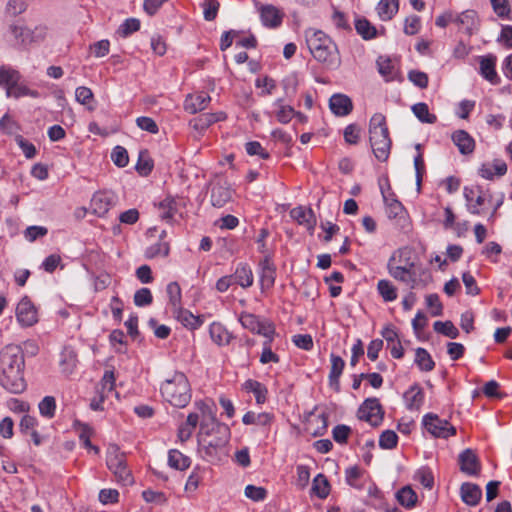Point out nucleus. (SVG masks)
<instances>
[{
	"mask_svg": "<svg viewBox=\"0 0 512 512\" xmlns=\"http://www.w3.org/2000/svg\"><path fill=\"white\" fill-rule=\"evenodd\" d=\"M25 361L17 345H7L0 351V384L12 393H21L26 387L23 376Z\"/></svg>",
	"mask_w": 512,
	"mask_h": 512,
	"instance_id": "f257e3e1",
	"label": "nucleus"
},
{
	"mask_svg": "<svg viewBox=\"0 0 512 512\" xmlns=\"http://www.w3.org/2000/svg\"><path fill=\"white\" fill-rule=\"evenodd\" d=\"M387 268L389 275L395 280L405 283L410 288L418 286L417 274L420 265L413 249L402 247L394 251L388 260Z\"/></svg>",
	"mask_w": 512,
	"mask_h": 512,
	"instance_id": "f03ea898",
	"label": "nucleus"
},
{
	"mask_svg": "<svg viewBox=\"0 0 512 512\" xmlns=\"http://www.w3.org/2000/svg\"><path fill=\"white\" fill-rule=\"evenodd\" d=\"M306 42L315 60L328 69H336L341 64L337 45L324 32L315 29L306 31Z\"/></svg>",
	"mask_w": 512,
	"mask_h": 512,
	"instance_id": "7ed1b4c3",
	"label": "nucleus"
},
{
	"mask_svg": "<svg viewBox=\"0 0 512 512\" xmlns=\"http://www.w3.org/2000/svg\"><path fill=\"white\" fill-rule=\"evenodd\" d=\"M160 392L166 402L177 408L186 407L192 397L190 382L182 372H175L167 378L161 384Z\"/></svg>",
	"mask_w": 512,
	"mask_h": 512,
	"instance_id": "20e7f679",
	"label": "nucleus"
},
{
	"mask_svg": "<svg viewBox=\"0 0 512 512\" xmlns=\"http://www.w3.org/2000/svg\"><path fill=\"white\" fill-rule=\"evenodd\" d=\"M230 429L218 421L212 423L201 422L199 432V445L206 456L214 457L229 441Z\"/></svg>",
	"mask_w": 512,
	"mask_h": 512,
	"instance_id": "39448f33",
	"label": "nucleus"
},
{
	"mask_svg": "<svg viewBox=\"0 0 512 512\" xmlns=\"http://www.w3.org/2000/svg\"><path fill=\"white\" fill-rule=\"evenodd\" d=\"M370 144L375 157L379 161H386L391 149V140L386 125L385 117L380 114H374L370 120L369 126Z\"/></svg>",
	"mask_w": 512,
	"mask_h": 512,
	"instance_id": "423d86ee",
	"label": "nucleus"
},
{
	"mask_svg": "<svg viewBox=\"0 0 512 512\" xmlns=\"http://www.w3.org/2000/svg\"><path fill=\"white\" fill-rule=\"evenodd\" d=\"M10 32L21 44L29 45L45 40L48 35V28L42 24L36 25L34 28L12 25Z\"/></svg>",
	"mask_w": 512,
	"mask_h": 512,
	"instance_id": "0eeeda50",
	"label": "nucleus"
},
{
	"mask_svg": "<svg viewBox=\"0 0 512 512\" xmlns=\"http://www.w3.org/2000/svg\"><path fill=\"white\" fill-rule=\"evenodd\" d=\"M239 321L243 328L268 338L270 341L275 333V328L268 321H261L257 316L250 313H242Z\"/></svg>",
	"mask_w": 512,
	"mask_h": 512,
	"instance_id": "6e6552de",
	"label": "nucleus"
},
{
	"mask_svg": "<svg viewBox=\"0 0 512 512\" xmlns=\"http://www.w3.org/2000/svg\"><path fill=\"white\" fill-rule=\"evenodd\" d=\"M423 424L427 431L434 437L448 438L455 435L456 429L447 420L440 419L435 414L424 416Z\"/></svg>",
	"mask_w": 512,
	"mask_h": 512,
	"instance_id": "1a4fd4ad",
	"label": "nucleus"
},
{
	"mask_svg": "<svg viewBox=\"0 0 512 512\" xmlns=\"http://www.w3.org/2000/svg\"><path fill=\"white\" fill-rule=\"evenodd\" d=\"M358 417L372 426H378L383 420V411L376 398H369L364 401L358 410Z\"/></svg>",
	"mask_w": 512,
	"mask_h": 512,
	"instance_id": "9d476101",
	"label": "nucleus"
},
{
	"mask_svg": "<svg viewBox=\"0 0 512 512\" xmlns=\"http://www.w3.org/2000/svg\"><path fill=\"white\" fill-rule=\"evenodd\" d=\"M508 171V166L503 159L495 158L483 162L478 170V175L486 180L493 181L496 178L504 176Z\"/></svg>",
	"mask_w": 512,
	"mask_h": 512,
	"instance_id": "9b49d317",
	"label": "nucleus"
},
{
	"mask_svg": "<svg viewBox=\"0 0 512 512\" xmlns=\"http://www.w3.org/2000/svg\"><path fill=\"white\" fill-rule=\"evenodd\" d=\"M16 318L23 327L33 326L38 322V313L34 304L24 297L20 300L16 307Z\"/></svg>",
	"mask_w": 512,
	"mask_h": 512,
	"instance_id": "f8f14e48",
	"label": "nucleus"
},
{
	"mask_svg": "<svg viewBox=\"0 0 512 512\" xmlns=\"http://www.w3.org/2000/svg\"><path fill=\"white\" fill-rule=\"evenodd\" d=\"M464 197L467 201V208L470 213L476 215L483 213L487 199L480 187H465Z\"/></svg>",
	"mask_w": 512,
	"mask_h": 512,
	"instance_id": "ddd939ff",
	"label": "nucleus"
},
{
	"mask_svg": "<svg viewBox=\"0 0 512 512\" xmlns=\"http://www.w3.org/2000/svg\"><path fill=\"white\" fill-rule=\"evenodd\" d=\"M261 21L264 26L276 28L281 25L284 17L282 10L271 4L261 5L258 8Z\"/></svg>",
	"mask_w": 512,
	"mask_h": 512,
	"instance_id": "4468645a",
	"label": "nucleus"
},
{
	"mask_svg": "<svg viewBox=\"0 0 512 512\" xmlns=\"http://www.w3.org/2000/svg\"><path fill=\"white\" fill-rule=\"evenodd\" d=\"M113 205V196L105 191L96 192L90 201L91 212L99 217L105 216Z\"/></svg>",
	"mask_w": 512,
	"mask_h": 512,
	"instance_id": "2eb2a0df",
	"label": "nucleus"
},
{
	"mask_svg": "<svg viewBox=\"0 0 512 512\" xmlns=\"http://www.w3.org/2000/svg\"><path fill=\"white\" fill-rule=\"evenodd\" d=\"M452 141L462 155H470L475 150V140L465 130H457L453 132Z\"/></svg>",
	"mask_w": 512,
	"mask_h": 512,
	"instance_id": "dca6fc26",
	"label": "nucleus"
},
{
	"mask_svg": "<svg viewBox=\"0 0 512 512\" xmlns=\"http://www.w3.org/2000/svg\"><path fill=\"white\" fill-rule=\"evenodd\" d=\"M290 215L298 224L303 225L311 233L314 231L316 217L312 209L303 206L295 207L291 210Z\"/></svg>",
	"mask_w": 512,
	"mask_h": 512,
	"instance_id": "f3484780",
	"label": "nucleus"
},
{
	"mask_svg": "<svg viewBox=\"0 0 512 512\" xmlns=\"http://www.w3.org/2000/svg\"><path fill=\"white\" fill-rule=\"evenodd\" d=\"M479 19L476 11L466 10L458 13L457 26L463 29L467 34L471 35L478 29Z\"/></svg>",
	"mask_w": 512,
	"mask_h": 512,
	"instance_id": "a211bd4d",
	"label": "nucleus"
},
{
	"mask_svg": "<svg viewBox=\"0 0 512 512\" xmlns=\"http://www.w3.org/2000/svg\"><path fill=\"white\" fill-rule=\"evenodd\" d=\"M331 111L338 116L348 115L353 108L350 98L343 94H335L330 98Z\"/></svg>",
	"mask_w": 512,
	"mask_h": 512,
	"instance_id": "6ab92c4d",
	"label": "nucleus"
},
{
	"mask_svg": "<svg viewBox=\"0 0 512 512\" xmlns=\"http://www.w3.org/2000/svg\"><path fill=\"white\" fill-rule=\"evenodd\" d=\"M210 100V96L204 92L189 95L185 100V110L192 114L197 113L206 109Z\"/></svg>",
	"mask_w": 512,
	"mask_h": 512,
	"instance_id": "aec40b11",
	"label": "nucleus"
},
{
	"mask_svg": "<svg viewBox=\"0 0 512 512\" xmlns=\"http://www.w3.org/2000/svg\"><path fill=\"white\" fill-rule=\"evenodd\" d=\"M405 405L409 410H419L424 401L423 389L414 384L404 393Z\"/></svg>",
	"mask_w": 512,
	"mask_h": 512,
	"instance_id": "412c9836",
	"label": "nucleus"
},
{
	"mask_svg": "<svg viewBox=\"0 0 512 512\" xmlns=\"http://www.w3.org/2000/svg\"><path fill=\"white\" fill-rule=\"evenodd\" d=\"M459 464L461 471L469 475H475L480 470L477 457L470 449H466L460 454Z\"/></svg>",
	"mask_w": 512,
	"mask_h": 512,
	"instance_id": "4be33fe9",
	"label": "nucleus"
},
{
	"mask_svg": "<svg viewBox=\"0 0 512 512\" xmlns=\"http://www.w3.org/2000/svg\"><path fill=\"white\" fill-rule=\"evenodd\" d=\"M496 57L489 55L480 60V73L491 84H498L500 79L495 70Z\"/></svg>",
	"mask_w": 512,
	"mask_h": 512,
	"instance_id": "5701e85b",
	"label": "nucleus"
},
{
	"mask_svg": "<svg viewBox=\"0 0 512 512\" xmlns=\"http://www.w3.org/2000/svg\"><path fill=\"white\" fill-rule=\"evenodd\" d=\"M173 313L176 319L188 329L195 330L199 328L203 323L200 316H195L190 311L182 308L181 306L174 309Z\"/></svg>",
	"mask_w": 512,
	"mask_h": 512,
	"instance_id": "b1692460",
	"label": "nucleus"
},
{
	"mask_svg": "<svg viewBox=\"0 0 512 512\" xmlns=\"http://www.w3.org/2000/svg\"><path fill=\"white\" fill-rule=\"evenodd\" d=\"M75 429L82 445L86 449L93 451L95 454H99V448L91 444V438L94 436L93 428L88 424L76 422Z\"/></svg>",
	"mask_w": 512,
	"mask_h": 512,
	"instance_id": "393cba45",
	"label": "nucleus"
},
{
	"mask_svg": "<svg viewBox=\"0 0 512 512\" xmlns=\"http://www.w3.org/2000/svg\"><path fill=\"white\" fill-rule=\"evenodd\" d=\"M209 334L212 341L219 346L229 344L232 339V334L219 322H213L210 325Z\"/></svg>",
	"mask_w": 512,
	"mask_h": 512,
	"instance_id": "a878e982",
	"label": "nucleus"
},
{
	"mask_svg": "<svg viewBox=\"0 0 512 512\" xmlns=\"http://www.w3.org/2000/svg\"><path fill=\"white\" fill-rule=\"evenodd\" d=\"M399 10V0H380L376 11L382 21L391 20Z\"/></svg>",
	"mask_w": 512,
	"mask_h": 512,
	"instance_id": "bb28decb",
	"label": "nucleus"
},
{
	"mask_svg": "<svg viewBox=\"0 0 512 512\" xmlns=\"http://www.w3.org/2000/svg\"><path fill=\"white\" fill-rule=\"evenodd\" d=\"M482 497V491L479 486L472 483H464L461 486V498L469 506L478 504Z\"/></svg>",
	"mask_w": 512,
	"mask_h": 512,
	"instance_id": "cd10ccee",
	"label": "nucleus"
},
{
	"mask_svg": "<svg viewBox=\"0 0 512 512\" xmlns=\"http://www.w3.org/2000/svg\"><path fill=\"white\" fill-rule=\"evenodd\" d=\"M274 106L276 107L275 117L282 124L289 123L295 116H302V113L296 112L290 105H285L282 99L276 100Z\"/></svg>",
	"mask_w": 512,
	"mask_h": 512,
	"instance_id": "c85d7f7f",
	"label": "nucleus"
},
{
	"mask_svg": "<svg viewBox=\"0 0 512 512\" xmlns=\"http://www.w3.org/2000/svg\"><path fill=\"white\" fill-rule=\"evenodd\" d=\"M225 118L226 115L223 112L205 113L192 120L191 124L194 129L203 130L209 127L211 124L222 121Z\"/></svg>",
	"mask_w": 512,
	"mask_h": 512,
	"instance_id": "c756f323",
	"label": "nucleus"
},
{
	"mask_svg": "<svg viewBox=\"0 0 512 512\" xmlns=\"http://www.w3.org/2000/svg\"><path fill=\"white\" fill-rule=\"evenodd\" d=\"M275 282V268L268 258L261 262L260 284L263 290L270 289Z\"/></svg>",
	"mask_w": 512,
	"mask_h": 512,
	"instance_id": "7c9ffc66",
	"label": "nucleus"
},
{
	"mask_svg": "<svg viewBox=\"0 0 512 512\" xmlns=\"http://www.w3.org/2000/svg\"><path fill=\"white\" fill-rule=\"evenodd\" d=\"M233 282L240 285L242 288H248L253 284V273L251 268L247 264H240L237 266L234 276Z\"/></svg>",
	"mask_w": 512,
	"mask_h": 512,
	"instance_id": "2f4dec72",
	"label": "nucleus"
},
{
	"mask_svg": "<svg viewBox=\"0 0 512 512\" xmlns=\"http://www.w3.org/2000/svg\"><path fill=\"white\" fill-rule=\"evenodd\" d=\"M232 199V191L223 185H214L211 191L213 206L222 207Z\"/></svg>",
	"mask_w": 512,
	"mask_h": 512,
	"instance_id": "473e14b6",
	"label": "nucleus"
},
{
	"mask_svg": "<svg viewBox=\"0 0 512 512\" xmlns=\"http://www.w3.org/2000/svg\"><path fill=\"white\" fill-rule=\"evenodd\" d=\"M115 381H116V378H115L114 372L110 371V370L105 371V373L99 383V386L97 388V394L102 399L109 398V395L114 393Z\"/></svg>",
	"mask_w": 512,
	"mask_h": 512,
	"instance_id": "72a5a7b5",
	"label": "nucleus"
},
{
	"mask_svg": "<svg viewBox=\"0 0 512 512\" xmlns=\"http://www.w3.org/2000/svg\"><path fill=\"white\" fill-rule=\"evenodd\" d=\"M106 463L109 470L119 468L126 464V456L116 445H109L107 449Z\"/></svg>",
	"mask_w": 512,
	"mask_h": 512,
	"instance_id": "f704fd0d",
	"label": "nucleus"
},
{
	"mask_svg": "<svg viewBox=\"0 0 512 512\" xmlns=\"http://www.w3.org/2000/svg\"><path fill=\"white\" fill-rule=\"evenodd\" d=\"M243 389L247 392H252L258 404H262L266 401L267 389L260 382L249 379L243 384Z\"/></svg>",
	"mask_w": 512,
	"mask_h": 512,
	"instance_id": "c9c22d12",
	"label": "nucleus"
},
{
	"mask_svg": "<svg viewBox=\"0 0 512 512\" xmlns=\"http://www.w3.org/2000/svg\"><path fill=\"white\" fill-rule=\"evenodd\" d=\"M6 96L13 97L16 99H18L20 97H25V96H29L32 98H38L39 92L28 88L26 85L19 84L18 82H16L13 85L7 87Z\"/></svg>",
	"mask_w": 512,
	"mask_h": 512,
	"instance_id": "e433bc0d",
	"label": "nucleus"
},
{
	"mask_svg": "<svg viewBox=\"0 0 512 512\" xmlns=\"http://www.w3.org/2000/svg\"><path fill=\"white\" fill-rule=\"evenodd\" d=\"M397 500L402 506L413 508L417 504L418 496L411 486H405L397 492Z\"/></svg>",
	"mask_w": 512,
	"mask_h": 512,
	"instance_id": "4c0bfd02",
	"label": "nucleus"
},
{
	"mask_svg": "<svg viewBox=\"0 0 512 512\" xmlns=\"http://www.w3.org/2000/svg\"><path fill=\"white\" fill-rule=\"evenodd\" d=\"M168 464L174 469L185 470L190 466L191 461L189 457L185 456L180 451L172 449L168 454Z\"/></svg>",
	"mask_w": 512,
	"mask_h": 512,
	"instance_id": "58836bf2",
	"label": "nucleus"
},
{
	"mask_svg": "<svg viewBox=\"0 0 512 512\" xmlns=\"http://www.w3.org/2000/svg\"><path fill=\"white\" fill-rule=\"evenodd\" d=\"M273 420V416L269 413H255L253 411L247 412L243 416V423L245 425H260V426H267L269 425Z\"/></svg>",
	"mask_w": 512,
	"mask_h": 512,
	"instance_id": "ea45409f",
	"label": "nucleus"
},
{
	"mask_svg": "<svg viewBox=\"0 0 512 512\" xmlns=\"http://www.w3.org/2000/svg\"><path fill=\"white\" fill-rule=\"evenodd\" d=\"M415 363L419 367L420 370L429 372L432 371L435 367V362L433 361L431 355L427 350L423 348H417L415 351Z\"/></svg>",
	"mask_w": 512,
	"mask_h": 512,
	"instance_id": "a19ab883",
	"label": "nucleus"
},
{
	"mask_svg": "<svg viewBox=\"0 0 512 512\" xmlns=\"http://www.w3.org/2000/svg\"><path fill=\"white\" fill-rule=\"evenodd\" d=\"M412 111L419 121L423 123L433 124L437 121L435 114L430 113L428 105L420 102L412 106Z\"/></svg>",
	"mask_w": 512,
	"mask_h": 512,
	"instance_id": "79ce46f5",
	"label": "nucleus"
},
{
	"mask_svg": "<svg viewBox=\"0 0 512 512\" xmlns=\"http://www.w3.org/2000/svg\"><path fill=\"white\" fill-rule=\"evenodd\" d=\"M77 365V355L71 349H65L61 354L60 366L65 374H71Z\"/></svg>",
	"mask_w": 512,
	"mask_h": 512,
	"instance_id": "37998d69",
	"label": "nucleus"
},
{
	"mask_svg": "<svg viewBox=\"0 0 512 512\" xmlns=\"http://www.w3.org/2000/svg\"><path fill=\"white\" fill-rule=\"evenodd\" d=\"M345 363L344 360L337 355H331V370L329 380L331 385L338 386L339 377L341 376Z\"/></svg>",
	"mask_w": 512,
	"mask_h": 512,
	"instance_id": "c03bdc74",
	"label": "nucleus"
},
{
	"mask_svg": "<svg viewBox=\"0 0 512 512\" xmlns=\"http://www.w3.org/2000/svg\"><path fill=\"white\" fill-rule=\"evenodd\" d=\"M433 329L451 339H456L459 336V330L451 321H436L433 324Z\"/></svg>",
	"mask_w": 512,
	"mask_h": 512,
	"instance_id": "a18cd8bd",
	"label": "nucleus"
},
{
	"mask_svg": "<svg viewBox=\"0 0 512 512\" xmlns=\"http://www.w3.org/2000/svg\"><path fill=\"white\" fill-rule=\"evenodd\" d=\"M377 290L386 302H391L397 299V289L388 280H380L377 284Z\"/></svg>",
	"mask_w": 512,
	"mask_h": 512,
	"instance_id": "49530a36",
	"label": "nucleus"
},
{
	"mask_svg": "<svg viewBox=\"0 0 512 512\" xmlns=\"http://www.w3.org/2000/svg\"><path fill=\"white\" fill-rule=\"evenodd\" d=\"M20 73L7 66L0 67V86L6 88L20 80Z\"/></svg>",
	"mask_w": 512,
	"mask_h": 512,
	"instance_id": "de8ad7c7",
	"label": "nucleus"
},
{
	"mask_svg": "<svg viewBox=\"0 0 512 512\" xmlns=\"http://www.w3.org/2000/svg\"><path fill=\"white\" fill-rule=\"evenodd\" d=\"M312 491L321 499L326 498L330 492V485L326 477L322 474H318L312 485Z\"/></svg>",
	"mask_w": 512,
	"mask_h": 512,
	"instance_id": "09e8293b",
	"label": "nucleus"
},
{
	"mask_svg": "<svg viewBox=\"0 0 512 512\" xmlns=\"http://www.w3.org/2000/svg\"><path fill=\"white\" fill-rule=\"evenodd\" d=\"M355 28L357 33L366 40L376 36V28L366 19H358Z\"/></svg>",
	"mask_w": 512,
	"mask_h": 512,
	"instance_id": "8fccbe9b",
	"label": "nucleus"
},
{
	"mask_svg": "<svg viewBox=\"0 0 512 512\" xmlns=\"http://www.w3.org/2000/svg\"><path fill=\"white\" fill-rule=\"evenodd\" d=\"M116 477V480L122 485L128 486L134 483V478L131 471L128 469L127 464L114 468L111 470Z\"/></svg>",
	"mask_w": 512,
	"mask_h": 512,
	"instance_id": "3c124183",
	"label": "nucleus"
},
{
	"mask_svg": "<svg viewBox=\"0 0 512 512\" xmlns=\"http://www.w3.org/2000/svg\"><path fill=\"white\" fill-rule=\"evenodd\" d=\"M170 304L174 309L181 306V288L177 282H171L166 288Z\"/></svg>",
	"mask_w": 512,
	"mask_h": 512,
	"instance_id": "603ef678",
	"label": "nucleus"
},
{
	"mask_svg": "<svg viewBox=\"0 0 512 512\" xmlns=\"http://www.w3.org/2000/svg\"><path fill=\"white\" fill-rule=\"evenodd\" d=\"M152 169L153 160L149 157L147 152H141L136 164V170L140 175L147 176L152 171Z\"/></svg>",
	"mask_w": 512,
	"mask_h": 512,
	"instance_id": "864d4df0",
	"label": "nucleus"
},
{
	"mask_svg": "<svg viewBox=\"0 0 512 512\" xmlns=\"http://www.w3.org/2000/svg\"><path fill=\"white\" fill-rule=\"evenodd\" d=\"M195 405L200 412V417L203 419L202 422L212 423V421H217L215 417V411L206 401H198L195 403Z\"/></svg>",
	"mask_w": 512,
	"mask_h": 512,
	"instance_id": "5fc2aeb1",
	"label": "nucleus"
},
{
	"mask_svg": "<svg viewBox=\"0 0 512 512\" xmlns=\"http://www.w3.org/2000/svg\"><path fill=\"white\" fill-rule=\"evenodd\" d=\"M202 479L203 477L198 470H194L189 475L184 487V490L188 496L193 495L197 491L200 483L202 482Z\"/></svg>",
	"mask_w": 512,
	"mask_h": 512,
	"instance_id": "6e6d98bb",
	"label": "nucleus"
},
{
	"mask_svg": "<svg viewBox=\"0 0 512 512\" xmlns=\"http://www.w3.org/2000/svg\"><path fill=\"white\" fill-rule=\"evenodd\" d=\"M414 480L418 481L427 489H432L434 485V477L430 469L420 468L414 476Z\"/></svg>",
	"mask_w": 512,
	"mask_h": 512,
	"instance_id": "4d7b16f0",
	"label": "nucleus"
},
{
	"mask_svg": "<svg viewBox=\"0 0 512 512\" xmlns=\"http://www.w3.org/2000/svg\"><path fill=\"white\" fill-rule=\"evenodd\" d=\"M326 426V418L323 415H317L310 420L307 430L315 436L322 435Z\"/></svg>",
	"mask_w": 512,
	"mask_h": 512,
	"instance_id": "13d9d810",
	"label": "nucleus"
},
{
	"mask_svg": "<svg viewBox=\"0 0 512 512\" xmlns=\"http://www.w3.org/2000/svg\"><path fill=\"white\" fill-rule=\"evenodd\" d=\"M398 442L397 434L392 430L384 431L379 438V445L383 449H393Z\"/></svg>",
	"mask_w": 512,
	"mask_h": 512,
	"instance_id": "bf43d9fd",
	"label": "nucleus"
},
{
	"mask_svg": "<svg viewBox=\"0 0 512 512\" xmlns=\"http://www.w3.org/2000/svg\"><path fill=\"white\" fill-rule=\"evenodd\" d=\"M56 409V402L54 397L52 396H46L42 399V401L39 403V411L41 415L52 418L54 416Z\"/></svg>",
	"mask_w": 512,
	"mask_h": 512,
	"instance_id": "052dcab7",
	"label": "nucleus"
},
{
	"mask_svg": "<svg viewBox=\"0 0 512 512\" xmlns=\"http://www.w3.org/2000/svg\"><path fill=\"white\" fill-rule=\"evenodd\" d=\"M142 497L147 503H153L156 505H162L167 501V498L163 492L155 491L152 489L144 490L142 492Z\"/></svg>",
	"mask_w": 512,
	"mask_h": 512,
	"instance_id": "680f3d73",
	"label": "nucleus"
},
{
	"mask_svg": "<svg viewBox=\"0 0 512 512\" xmlns=\"http://www.w3.org/2000/svg\"><path fill=\"white\" fill-rule=\"evenodd\" d=\"M140 29V21L136 18L126 19L123 24L119 27L118 33L122 37H127L130 34L138 31Z\"/></svg>",
	"mask_w": 512,
	"mask_h": 512,
	"instance_id": "e2e57ef3",
	"label": "nucleus"
},
{
	"mask_svg": "<svg viewBox=\"0 0 512 512\" xmlns=\"http://www.w3.org/2000/svg\"><path fill=\"white\" fill-rule=\"evenodd\" d=\"M244 494L247 498L253 501H262L267 496V491L264 487L247 485L244 490Z\"/></svg>",
	"mask_w": 512,
	"mask_h": 512,
	"instance_id": "0e129e2a",
	"label": "nucleus"
},
{
	"mask_svg": "<svg viewBox=\"0 0 512 512\" xmlns=\"http://www.w3.org/2000/svg\"><path fill=\"white\" fill-rule=\"evenodd\" d=\"M457 19H458V13L451 11V10H447L436 17L435 24H436V26H438L440 28H445L449 24H452V23L457 25Z\"/></svg>",
	"mask_w": 512,
	"mask_h": 512,
	"instance_id": "69168bd1",
	"label": "nucleus"
},
{
	"mask_svg": "<svg viewBox=\"0 0 512 512\" xmlns=\"http://www.w3.org/2000/svg\"><path fill=\"white\" fill-rule=\"evenodd\" d=\"M75 99L82 105H90L93 102L94 95L90 88L80 86L75 90Z\"/></svg>",
	"mask_w": 512,
	"mask_h": 512,
	"instance_id": "338daca9",
	"label": "nucleus"
},
{
	"mask_svg": "<svg viewBox=\"0 0 512 512\" xmlns=\"http://www.w3.org/2000/svg\"><path fill=\"white\" fill-rule=\"evenodd\" d=\"M111 159L118 167H125L129 161L127 150L121 146H116L112 151Z\"/></svg>",
	"mask_w": 512,
	"mask_h": 512,
	"instance_id": "774afa93",
	"label": "nucleus"
}]
</instances>
